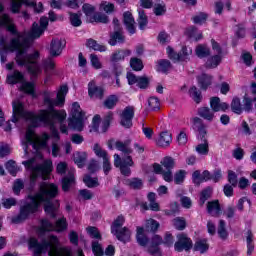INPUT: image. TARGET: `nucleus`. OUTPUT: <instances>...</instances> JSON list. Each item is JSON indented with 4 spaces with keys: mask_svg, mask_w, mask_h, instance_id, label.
Returning <instances> with one entry per match:
<instances>
[{
    "mask_svg": "<svg viewBox=\"0 0 256 256\" xmlns=\"http://www.w3.org/2000/svg\"><path fill=\"white\" fill-rule=\"evenodd\" d=\"M68 92L69 88L67 85L61 86L57 93V101L53 100L55 94L51 92H45L44 105H46L48 109L40 110L38 114L25 110L23 103H21L19 100H15L12 103V123H19V121L30 122V126L27 128L26 133L21 138V143L25 155H29V146L34 149L35 153H38L35 158L22 162V165H24L27 171H30L31 173L30 180L32 183H35L39 177L44 180L50 179L51 173L53 172V161L51 159L44 160L41 165L37 163V158L43 159V155L39 154V151L47 147L49 134L43 133L41 136L36 135L34 127H39V125L50 127L53 139L59 141V131H57L55 128V121L63 123V121L67 119V112H65V110H55L53 109V106L57 105L58 107H61L65 103V95H67Z\"/></svg>",
    "mask_w": 256,
    "mask_h": 256,
    "instance_id": "1",
    "label": "nucleus"
},
{
    "mask_svg": "<svg viewBox=\"0 0 256 256\" xmlns=\"http://www.w3.org/2000/svg\"><path fill=\"white\" fill-rule=\"evenodd\" d=\"M3 11H5V4H3V1H0V27H6L15 37L11 40L9 45L5 44V39L0 40L2 63L7 61V51H15L17 65L26 67L33 77L41 75L43 69L39 63H37L41 54L37 50L29 52V47H31L32 39H39V37L45 33V29H47L49 25V20L47 17H42L40 19V26L34 23L29 33H19L17 32V28H15V24H13L11 16L7 13H3Z\"/></svg>",
    "mask_w": 256,
    "mask_h": 256,
    "instance_id": "2",
    "label": "nucleus"
},
{
    "mask_svg": "<svg viewBox=\"0 0 256 256\" xmlns=\"http://www.w3.org/2000/svg\"><path fill=\"white\" fill-rule=\"evenodd\" d=\"M59 193V188L53 183L43 182L40 185L39 191L36 194H29L25 203L20 207V213L12 217V223H23L29 215L37 213L41 205H44V210L51 217H55L59 209V201H54Z\"/></svg>",
    "mask_w": 256,
    "mask_h": 256,
    "instance_id": "3",
    "label": "nucleus"
},
{
    "mask_svg": "<svg viewBox=\"0 0 256 256\" xmlns=\"http://www.w3.org/2000/svg\"><path fill=\"white\" fill-rule=\"evenodd\" d=\"M116 148L118 151H122L124 156L121 157L118 154L114 155V165L115 167H119L122 175L129 177L131 175V167H133L134 162L131 158V149H129L123 142H116Z\"/></svg>",
    "mask_w": 256,
    "mask_h": 256,
    "instance_id": "4",
    "label": "nucleus"
},
{
    "mask_svg": "<svg viewBox=\"0 0 256 256\" xmlns=\"http://www.w3.org/2000/svg\"><path fill=\"white\" fill-rule=\"evenodd\" d=\"M86 119L85 112H83L79 103L74 102L70 112L68 127L74 131H81L85 127Z\"/></svg>",
    "mask_w": 256,
    "mask_h": 256,
    "instance_id": "5",
    "label": "nucleus"
},
{
    "mask_svg": "<svg viewBox=\"0 0 256 256\" xmlns=\"http://www.w3.org/2000/svg\"><path fill=\"white\" fill-rule=\"evenodd\" d=\"M7 83L9 85H16V83H21V90L24 93H28V95H35V86L31 82H25V77L23 73L19 72V70L10 71L7 75Z\"/></svg>",
    "mask_w": 256,
    "mask_h": 256,
    "instance_id": "6",
    "label": "nucleus"
},
{
    "mask_svg": "<svg viewBox=\"0 0 256 256\" xmlns=\"http://www.w3.org/2000/svg\"><path fill=\"white\" fill-rule=\"evenodd\" d=\"M124 223L125 217L118 216L112 224L111 232L117 237L118 241L127 243L131 239V230L127 229V227L121 228Z\"/></svg>",
    "mask_w": 256,
    "mask_h": 256,
    "instance_id": "7",
    "label": "nucleus"
},
{
    "mask_svg": "<svg viewBox=\"0 0 256 256\" xmlns=\"http://www.w3.org/2000/svg\"><path fill=\"white\" fill-rule=\"evenodd\" d=\"M82 11L88 23H109V17L104 13L97 12L95 6L91 4H83Z\"/></svg>",
    "mask_w": 256,
    "mask_h": 256,
    "instance_id": "8",
    "label": "nucleus"
},
{
    "mask_svg": "<svg viewBox=\"0 0 256 256\" xmlns=\"http://www.w3.org/2000/svg\"><path fill=\"white\" fill-rule=\"evenodd\" d=\"M67 229V220L65 218H60L57 220L56 224L53 225L48 220H42L41 226L38 230L39 235H45L47 231H65Z\"/></svg>",
    "mask_w": 256,
    "mask_h": 256,
    "instance_id": "9",
    "label": "nucleus"
},
{
    "mask_svg": "<svg viewBox=\"0 0 256 256\" xmlns=\"http://www.w3.org/2000/svg\"><path fill=\"white\" fill-rule=\"evenodd\" d=\"M166 53L172 61H187L189 56L193 54V49L191 47L184 46L178 54L171 46H168L166 48Z\"/></svg>",
    "mask_w": 256,
    "mask_h": 256,
    "instance_id": "10",
    "label": "nucleus"
},
{
    "mask_svg": "<svg viewBox=\"0 0 256 256\" xmlns=\"http://www.w3.org/2000/svg\"><path fill=\"white\" fill-rule=\"evenodd\" d=\"M133 117H135V108L127 106L120 114V125L125 129L133 127Z\"/></svg>",
    "mask_w": 256,
    "mask_h": 256,
    "instance_id": "11",
    "label": "nucleus"
},
{
    "mask_svg": "<svg viewBox=\"0 0 256 256\" xmlns=\"http://www.w3.org/2000/svg\"><path fill=\"white\" fill-rule=\"evenodd\" d=\"M178 241L174 244L175 251L181 253V251H189L193 247V243L191 239L187 238L185 234H178L177 235Z\"/></svg>",
    "mask_w": 256,
    "mask_h": 256,
    "instance_id": "12",
    "label": "nucleus"
},
{
    "mask_svg": "<svg viewBox=\"0 0 256 256\" xmlns=\"http://www.w3.org/2000/svg\"><path fill=\"white\" fill-rule=\"evenodd\" d=\"M251 91L246 93L243 100L244 110L251 111L253 109V101L256 107V83H252Z\"/></svg>",
    "mask_w": 256,
    "mask_h": 256,
    "instance_id": "13",
    "label": "nucleus"
},
{
    "mask_svg": "<svg viewBox=\"0 0 256 256\" xmlns=\"http://www.w3.org/2000/svg\"><path fill=\"white\" fill-rule=\"evenodd\" d=\"M63 49H65V40L54 38L50 44L49 54L52 57H59L63 53Z\"/></svg>",
    "mask_w": 256,
    "mask_h": 256,
    "instance_id": "14",
    "label": "nucleus"
},
{
    "mask_svg": "<svg viewBox=\"0 0 256 256\" xmlns=\"http://www.w3.org/2000/svg\"><path fill=\"white\" fill-rule=\"evenodd\" d=\"M113 24L115 32L110 36L109 45L115 46L117 45V43H123V41H125V38L121 33V29L119 28V20L117 18L113 20Z\"/></svg>",
    "mask_w": 256,
    "mask_h": 256,
    "instance_id": "15",
    "label": "nucleus"
},
{
    "mask_svg": "<svg viewBox=\"0 0 256 256\" xmlns=\"http://www.w3.org/2000/svg\"><path fill=\"white\" fill-rule=\"evenodd\" d=\"M210 107L214 113L225 112L229 109V104L221 102L219 97H212L210 99Z\"/></svg>",
    "mask_w": 256,
    "mask_h": 256,
    "instance_id": "16",
    "label": "nucleus"
},
{
    "mask_svg": "<svg viewBox=\"0 0 256 256\" xmlns=\"http://www.w3.org/2000/svg\"><path fill=\"white\" fill-rule=\"evenodd\" d=\"M207 213L211 215V217H220L223 211L221 210V204H219V200L209 201L206 206Z\"/></svg>",
    "mask_w": 256,
    "mask_h": 256,
    "instance_id": "17",
    "label": "nucleus"
},
{
    "mask_svg": "<svg viewBox=\"0 0 256 256\" xmlns=\"http://www.w3.org/2000/svg\"><path fill=\"white\" fill-rule=\"evenodd\" d=\"M88 94L91 99H101L103 97V88L97 87L95 80L88 83Z\"/></svg>",
    "mask_w": 256,
    "mask_h": 256,
    "instance_id": "18",
    "label": "nucleus"
},
{
    "mask_svg": "<svg viewBox=\"0 0 256 256\" xmlns=\"http://www.w3.org/2000/svg\"><path fill=\"white\" fill-rule=\"evenodd\" d=\"M192 127L195 129V131H198L199 137L201 139H205V136L207 135V128H205V125H203V120L199 117H194L191 119Z\"/></svg>",
    "mask_w": 256,
    "mask_h": 256,
    "instance_id": "19",
    "label": "nucleus"
},
{
    "mask_svg": "<svg viewBox=\"0 0 256 256\" xmlns=\"http://www.w3.org/2000/svg\"><path fill=\"white\" fill-rule=\"evenodd\" d=\"M161 243H163V238L159 235H154L152 237L151 246L148 249L149 253L153 256H161V250L159 249Z\"/></svg>",
    "mask_w": 256,
    "mask_h": 256,
    "instance_id": "20",
    "label": "nucleus"
},
{
    "mask_svg": "<svg viewBox=\"0 0 256 256\" xmlns=\"http://www.w3.org/2000/svg\"><path fill=\"white\" fill-rule=\"evenodd\" d=\"M153 171L157 175H162L164 181L167 183H171V181H173V172H171V170L163 171V166L160 164H154Z\"/></svg>",
    "mask_w": 256,
    "mask_h": 256,
    "instance_id": "21",
    "label": "nucleus"
},
{
    "mask_svg": "<svg viewBox=\"0 0 256 256\" xmlns=\"http://www.w3.org/2000/svg\"><path fill=\"white\" fill-rule=\"evenodd\" d=\"M173 141V136L168 131L161 132L158 139L156 140V144L158 147H169Z\"/></svg>",
    "mask_w": 256,
    "mask_h": 256,
    "instance_id": "22",
    "label": "nucleus"
},
{
    "mask_svg": "<svg viewBox=\"0 0 256 256\" xmlns=\"http://www.w3.org/2000/svg\"><path fill=\"white\" fill-rule=\"evenodd\" d=\"M124 25L131 35L135 33V19L131 12L124 13Z\"/></svg>",
    "mask_w": 256,
    "mask_h": 256,
    "instance_id": "23",
    "label": "nucleus"
},
{
    "mask_svg": "<svg viewBox=\"0 0 256 256\" xmlns=\"http://www.w3.org/2000/svg\"><path fill=\"white\" fill-rule=\"evenodd\" d=\"M197 81L201 89H207L211 87V84L213 83V76L203 73L197 77Z\"/></svg>",
    "mask_w": 256,
    "mask_h": 256,
    "instance_id": "24",
    "label": "nucleus"
},
{
    "mask_svg": "<svg viewBox=\"0 0 256 256\" xmlns=\"http://www.w3.org/2000/svg\"><path fill=\"white\" fill-rule=\"evenodd\" d=\"M223 61V56L219 54H213L210 56L206 61V67L207 69H215L221 65V62Z\"/></svg>",
    "mask_w": 256,
    "mask_h": 256,
    "instance_id": "25",
    "label": "nucleus"
},
{
    "mask_svg": "<svg viewBox=\"0 0 256 256\" xmlns=\"http://www.w3.org/2000/svg\"><path fill=\"white\" fill-rule=\"evenodd\" d=\"M185 35L192 41H201L203 39V33L193 26L186 29Z\"/></svg>",
    "mask_w": 256,
    "mask_h": 256,
    "instance_id": "26",
    "label": "nucleus"
},
{
    "mask_svg": "<svg viewBox=\"0 0 256 256\" xmlns=\"http://www.w3.org/2000/svg\"><path fill=\"white\" fill-rule=\"evenodd\" d=\"M198 115L202 117V119H205V121H214L215 119V111L213 109H210L209 107H201L198 110Z\"/></svg>",
    "mask_w": 256,
    "mask_h": 256,
    "instance_id": "27",
    "label": "nucleus"
},
{
    "mask_svg": "<svg viewBox=\"0 0 256 256\" xmlns=\"http://www.w3.org/2000/svg\"><path fill=\"white\" fill-rule=\"evenodd\" d=\"M195 54L199 59H205V57H209V55H211V49H209V46L205 44H199L195 48Z\"/></svg>",
    "mask_w": 256,
    "mask_h": 256,
    "instance_id": "28",
    "label": "nucleus"
},
{
    "mask_svg": "<svg viewBox=\"0 0 256 256\" xmlns=\"http://www.w3.org/2000/svg\"><path fill=\"white\" fill-rule=\"evenodd\" d=\"M171 62L169 60H158L156 62L155 70L158 73H167L168 71H171Z\"/></svg>",
    "mask_w": 256,
    "mask_h": 256,
    "instance_id": "29",
    "label": "nucleus"
},
{
    "mask_svg": "<svg viewBox=\"0 0 256 256\" xmlns=\"http://www.w3.org/2000/svg\"><path fill=\"white\" fill-rule=\"evenodd\" d=\"M129 55H131V50H118L112 54L111 61L112 63H119V61H123Z\"/></svg>",
    "mask_w": 256,
    "mask_h": 256,
    "instance_id": "30",
    "label": "nucleus"
},
{
    "mask_svg": "<svg viewBox=\"0 0 256 256\" xmlns=\"http://www.w3.org/2000/svg\"><path fill=\"white\" fill-rule=\"evenodd\" d=\"M73 185H75V176L73 172H69L68 175L62 179V190L69 191Z\"/></svg>",
    "mask_w": 256,
    "mask_h": 256,
    "instance_id": "31",
    "label": "nucleus"
},
{
    "mask_svg": "<svg viewBox=\"0 0 256 256\" xmlns=\"http://www.w3.org/2000/svg\"><path fill=\"white\" fill-rule=\"evenodd\" d=\"M136 239L137 243H139L142 247H145V245L149 243V238H147V235L145 234V228L137 227Z\"/></svg>",
    "mask_w": 256,
    "mask_h": 256,
    "instance_id": "32",
    "label": "nucleus"
},
{
    "mask_svg": "<svg viewBox=\"0 0 256 256\" xmlns=\"http://www.w3.org/2000/svg\"><path fill=\"white\" fill-rule=\"evenodd\" d=\"M159 227H160L159 222H157V220L153 218L146 220L144 224L145 231H148L150 233H156Z\"/></svg>",
    "mask_w": 256,
    "mask_h": 256,
    "instance_id": "33",
    "label": "nucleus"
},
{
    "mask_svg": "<svg viewBox=\"0 0 256 256\" xmlns=\"http://www.w3.org/2000/svg\"><path fill=\"white\" fill-rule=\"evenodd\" d=\"M118 103H119V96L110 95L104 100L103 105L106 109H115Z\"/></svg>",
    "mask_w": 256,
    "mask_h": 256,
    "instance_id": "34",
    "label": "nucleus"
},
{
    "mask_svg": "<svg viewBox=\"0 0 256 256\" xmlns=\"http://www.w3.org/2000/svg\"><path fill=\"white\" fill-rule=\"evenodd\" d=\"M74 163L78 167H84L85 161L87 159V152H75L73 154Z\"/></svg>",
    "mask_w": 256,
    "mask_h": 256,
    "instance_id": "35",
    "label": "nucleus"
},
{
    "mask_svg": "<svg viewBox=\"0 0 256 256\" xmlns=\"http://www.w3.org/2000/svg\"><path fill=\"white\" fill-rule=\"evenodd\" d=\"M123 183L131 189H141V187H143V181L138 178L125 179Z\"/></svg>",
    "mask_w": 256,
    "mask_h": 256,
    "instance_id": "36",
    "label": "nucleus"
},
{
    "mask_svg": "<svg viewBox=\"0 0 256 256\" xmlns=\"http://www.w3.org/2000/svg\"><path fill=\"white\" fill-rule=\"evenodd\" d=\"M172 225L177 231H183L187 227V220L183 217H176L172 220Z\"/></svg>",
    "mask_w": 256,
    "mask_h": 256,
    "instance_id": "37",
    "label": "nucleus"
},
{
    "mask_svg": "<svg viewBox=\"0 0 256 256\" xmlns=\"http://www.w3.org/2000/svg\"><path fill=\"white\" fill-rule=\"evenodd\" d=\"M86 46L89 47V49H93V51H100L101 53L107 51V47L100 45L93 39H89L86 43Z\"/></svg>",
    "mask_w": 256,
    "mask_h": 256,
    "instance_id": "38",
    "label": "nucleus"
},
{
    "mask_svg": "<svg viewBox=\"0 0 256 256\" xmlns=\"http://www.w3.org/2000/svg\"><path fill=\"white\" fill-rule=\"evenodd\" d=\"M130 67L133 71H143V60L137 57H133L130 59Z\"/></svg>",
    "mask_w": 256,
    "mask_h": 256,
    "instance_id": "39",
    "label": "nucleus"
},
{
    "mask_svg": "<svg viewBox=\"0 0 256 256\" xmlns=\"http://www.w3.org/2000/svg\"><path fill=\"white\" fill-rule=\"evenodd\" d=\"M195 251H199V253H205L209 250V244L206 239L198 240L194 246Z\"/></svg>",
    "mask_w": 256,
    "mask_h": 256,
    "instance_id": "40",
    "label": "nucleus"
},
{
    "mask_svg": "<svg viewBox=\"0 0 256 256\" xmlns=\"http://www.w3.org/2000/svg\"><path fill=\"white\" fill-rule=\"evenodd\" d=\"M196 152L198 155H209V142L204 139L203 143L196 146Z\"/></svg>",
    "mask_w": 256,
    "mask_h": 256,
    "instance_id": "41",
    "label": "nucleus"
},
{
    "mask_svg": "<svg viewBox=\"0 0 256 256\" xmlns=\"http://www.w3.org/2000/svg\"><path fill=\"white\" fill-rule=\"evenodd\" d=\"M225 220H220L218 224V235L220 239H227L229 237V232L227 231V228L225 227Z\"/></svg>",
    "mask_w": 256,
    "mask_h": 256,
    "instance_id": "42",
    "label": "nucleus"
},
{
    "mask_svg": "<svg viewBox=\"0 0 256 256\" xmlns=\"http://www.w3.org/2000/svg\"><path fill=\"white\" fill-rule=\"evenodd\" d=\"M42 65L45 73H49V71H53V69H55V60L53 59V56H50L47 59H45Z\"/></svg>",
    "mask_w": 256,
    "mask_h": 256,
    "instance_id": "43",
    "label": "nucleus"
},
{
    "mask_svg": "<svg viewBox=\"0 0 256 256\" xmlns=\"http://www.w3.org/2000/svg\"><path fill=\"white\" fill-rule=\"evenodd\" d=\"M99 9L100 11H104V13H113V11H115V5H113V3L111 2H107V1H102L99 4Z\"/></svg>",
    "mask_w": 256,
    "mask_h": 256,
    "instance_id": "44",
    "label": "nucleus"
},
{
    "mask_svg": "<svg viewBox=\"0 0 256 256\" xmlns=\"http://www.w3.org/2000/svg\"><path fill=\"white\" fill-rule=\"evenodd\" d=\"M212 45V53L213 55H221L222 57L225 56V52L223 51V47H221V44H219L214 39L211 40Z\"/></svg>",
    "mask_w": 256,
    "mask_h": 256,
    "instance_id": "45",
    "label": "nucleus"
},
{
    "mask_svg": "<svg viewBox=\"0 0 256 256\" xmlns=\"http://www.w3.org/2000/svg\"><path fill=\"white\" fill-rule=\"evenodd\" d=\"M139 17H138V24H139V29L143 31L147 27V15H145V12L143 10H139L138 12Z\"/></svg>",
    "mask_w": 256,
    "mask_h": 256,
    "instance_id": "46",
    "label": "nucleus"
},
{
    "mask_svg": "<svg viewBox=\"0 0 256 256\" xmlns=\"http://www.w3.org/2000/svg\"><path fill=\"white\" fill-rule=\"evenodd\" d=\"M223 7H227L228 9H231V2L229 0L219 1L215 4V13H218V15H221L223 13Z\"/></svg>",
    "mask_w": 256,
    "mask_h": 256,
    "instance_id": "47",
    "label": "nucleus"
},
{
    "mask_svg": "<svg viewBox=\"0 0 256 256\" xmlns=\"http://www.w3.org/2000/svg\"><path fill=\"white\" fill-rule=\"evenodd\" d=\"M93 151L96 157H100L101 159H107L109 155H107V151H105L99 144H94Z\"/></svg>",
    "mask_w": 256,
    "mask_h": 256,
    "instance_id": "48",
    "label": "nucleus"
},
{
    "mask_svg": "<svg viewBox=\"0 0 256 256\" xmlns=\"http://www.w3.org/2000/svg\"><path fill=\"white\" fill-rule=\"evenodd\" d=\"M160 163H161L162 167L167 169V171H171V169H173V167H175V160L171 157L163 158Z\"/></svg>",
    "mask_w": 256,
    "mask_h": 256,
    "instance_id": "49",
    "label": "nucleus"
},
{
    "mask_svg": "<svg viewBox=\"0 0 256 256\" xmlns=\"http://www.w3.org/2000/svg\"><path fill=\"white\" fill-rule=\"evenodd\" d=\"M246 241H247V255H251V253H253L255 249V246L253 245V233H251V231L247 232Z\"/></svg>",
    "mask_w": 256,
    "mask_h": 256,
    "instance_id": "50",
    "label": "nucleus"
},
{
    "mask_svg": "<svg viewBox=\"0 0 256 256\" xmlns=\"http://www.w3.org/2000/svg\"><path fill=\"white\" fill-rule=\"evenodd\" d=\"M148 105L152 111H157L161 107V102L159 98L152 96L148 99Z\"/></svg>",
    "mask_w": 256,
    "mask_h": 256,
    "instance_id": "51",
    "label": "nucleus"
},
{
    "mask_svg": "<svg viewBox=\"0 0 256 256\" xmlns=\"http://www.w3.org/2000/svg\"><path fill=\"white\" fill-rule=\"evenodd\" d=\"M6 169L9 172L10 175H17V171H19V167H17V163H15V161L13 160H9L6 163Z\"/></svg>",
    "mask_w": 256,
    "mask_h": 256,
    "instance_id": "52",
    "label": "nucleus"
},
{
    "mask_svg": "<svg viewBox=\"0 0 256 256\" xmlns=\"http://www.w3.org/2000/svg\"><path fill=\"white\" fill-rule=\"evenodd\" d=\"M232 111L234 113H237V115H241V113H243V108L241 107V100H239V98H234L232 100Z\"/></svg>",
    "mask_w": 256,
    "mask_h": 256,
    "instance_id": "53",
    "label": "nucleus"
},
{
    "mask_svg": "<svg viewBox=\"0 0 256 256\" xmlns=\"http://www.w3.org/2000/svg\"><path fill=\"white\" fill-rule=\"evenodd\" d=\"M189 95L192 97L195 103H201V92L197 90V87H191L189 90Z\"/></svg>",
    "mask_w": 256,
    "mask_h": 256,
    "instance_id": "54",
    "label": "nucleus"
},
{
    "mask_svg": "<svg viewBox=\"0 0 256 256\" xmlns=\"http://www.w3.org/2000/svg\"><path fill=\"white\" fill-rule=\"evenodd\" d=\"M83 182L85 183L86 187H98L99 182L97 181V178H93L89 175H86L83 179Z\"/></svg>",
    "mask_w": 256,
    "mask_h": 256,
    "instance_id": "55",
    "label": "nucleus"
},
{
    "mask_svg": "<svg viewBox=\"0 0 256 256\" xmlns=\"http://www.w3.org/2000/svg\"><path fill=\"white\" fill-rule=\"evenodd\" d=\"M70 22L73 27H81V14L70 13Z\"/></svg>",
    "mask_w": 256,
    "mask_h": 256,
    "instance_id": "56",
    "label": "nucleus"
},
{
    "mask_svg": "<svg viewBox=\"0 0 256 256\" xmlns=\"http://www.w3.org/2000/svg\"><path fill=\"white\" fill-rule=\"evenodd\" d=\"M86 231H87L88 235H90V237H92V239L101 240V233H99V229H97L96 227L89 226L86 228Z\"/></svg>",
    "mask_w": 256,
    "mask_h": 256,
    "instance_id": "57",
    "label": "nucleus"
},
{
    "mask_svg": "<svg viewBox=\"0 0 256 256\" xmlns=\"http://www.w3.org/2000/svg\"><path fill=\"white\" fill-rule=\"evenodd\" d=\"M90 62L92 67H94V69H101L103 67V64L101 63V59H99L98 56L95 54L90 55Z\"/></svg>",
    "mask_w": 256,
    "mask_h": 256,
    "instance_id": "58",
    "label": "nucleus"
},
{
    "mask_svg": "<svg viewBox=\"0 0 256 256\" xmlns=\"http://www.w3.org/2000/svg\"><path fill=\"white\" fill-rule=\"evenodd\" d=\"M25 5L26 7H32L35 13H43V3L41 2H35L33 0H30V4Z\"/></svg>",
    "mask_w": 256,
    "mask_h": 256,
    "instance_id": "59",
    "label": "nucleus"
},
{
    "mask_svg": "<svg viewBox=\"0 0 256 256\" xmlns=\"http://www.w3.org/2000/svg\"><path fill=\"white\" fill-rule=\"evenodd\" d=\"M185 175H187V172L185 170L178 171L174 176V182L176 185H181L183 181H185Z\"/></svg>",
    "mask_w": 256,
    "mask_h": 256,
    "instance_id": "60",
    "label": "nucleus"
},
{
    "mask_svg": "<svg viewBox=\"0 0 256 256\" xmlns=\"http://www.w3.org/2000/svg\"><path fill=\"white\" fill-rule=\"evenodd\" d=\"M92 251L95 256H103V247H101V244L97 241L92 242Z\"/></svg>",
    "mask_w": 256,
    "mask_h": 256,
    "instance_id": "61",
    "label": "nucleus"
},
{
    "mask_svg": "<svg viewBox=\"0 0 256 256\" xmlns=\"http://www.w3.org/2000/svg\"><path fill=\"white\" fill-rule=\"evenodd\" d=\"M212 190L211 188H206L201 192L200 195V205H205V201L211 197Z\"/></svg>",
    "mask_w": 256,
    "mask_h": 256,
    "instance_id": "62",
    "label": "nucleus"
},
{
    "mask_svg": "<svg viewBox=\"0 0 256 256\" xmlns=\"http://www.w3.org/2000/svg\"><path fill=\"white\" fill-rule=\"evenodd\" d=\"M80 199H84V201H89L93 199V192L88 189H82L79 191Z\"/></svg>",
    "mask_w": 256,
    "mask_h": 256,
    "instance_id": "63",
    "label": "nucleus"
},
{
    "mask_svg": "<svg viewBox=\"0 0 256 256\" xmlns=\"http://www.w3.org/2000/svg\"><path fill=\"white\" fill-rule=\"evenodd\" d=\"M193 21L196 25H203V23H205V21H207V14L200 13V14L194 16Z\"/></svg>",
    "mask_w": 256,
    "mask_h": 256,
    "instance_id": "64",
    "label": "nucleus"
}]
</instances>
